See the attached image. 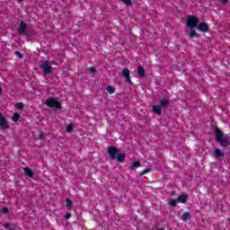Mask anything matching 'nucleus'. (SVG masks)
Here are the masks:
<instances>
[{
    "instance_id": "nucleus-1",
    "label": "nucleus",
    "mask_w": 230,
    "mask_h": 230,
    "mask_svg": "<svg viewBox=\"0 0 230 230\" xmlns=\"http://www.w3.org/2000/svg\"><path fill=\"white\" fill-rule=\"evenodd\" d=\"M216 139L218 141L221 146H229V137L224 136V133L219 129H216Z\"/></svg>"
},
{
    "instance_id": "nucleus-2",
    "label": "nucleus",
    "mask_w": 230,
    "mask_h": 230,
    "mask_svg": "<svg viewBox=\"0 0 230 230\" xmlns=\"http://www.w3.org/2000/svg\"><path fill=\"white\" fill-rule=\"evenodd\" d=\"M40 67L44 75H49L53 71V66H51V63L49 61H43L40 64Z\"/></svg>"
},
{
    "instance_id": "nucleus-3",
    "label": "nucleus",
    "mask_w": 230,
    "mask_h": 230,
    "mask_svg": "<svg viewBox=\"0 0 230 230\" xmlns=\"http://www.w3.org/2000/svg\"><path fill=\"white\" fill-rule=\"evenodd\" d=\"M197 24H199V19L195 16H189L187 19V26L188 28H197Z\"/></svg>"
},
{
    "instance_id": "nucleus-4",
    "label": "nucleus",
    "mask_w": 230,
    "mask_h": 230,
    "mask_svg": "<svg viewBox=\"0 0 230 230\" xmlns=\"http://www.w3.org/2000/svg\"><path fill=\"white\" fill-rule=\"evenodd\" d=\"M45 105H48V107H54L55 109H60V102L54 98L48 99L45 102Z\"/></svg>"
},
{
    "instance_id": "nucleus-5",
    "label": "nucleus",
    "mask_w": 230,
    "mask_h": 230,
    "mask_svg": "<svg viewBox=\"0 0 230 230\" xmlns=\"http://www.w3.org/2000/svg\"><path fill=\"white\" fill-rule=\"evenodd\" d=\"M119 151L116 147L108 148V155L111 161H114L118 156Z\"/></svg>"
},
{
    "instance_id": "nucleus-6",
    "label": "nucleus",
    "mask_w": 230,
    "mask_h": 230,
    "mask_svg": "<svg viewBox=\"0 0 230 230\" xmlns=\"http://www.w3.org/2000/svg\"><path fill=\"white\" fill-rule=\"evenodd\" d=\"M0 127L1 128H4L5 130H8L10 128V126H8V122H6V118L0 114Z\"/></svg>"
},
{
    "instance_id": "nucleus-7",
    "label": "nucleus",
    "mask_w": 230,
    "mask_h": 230,
    "mask_svg": "<svg viewBox=\"0 0 230 230\" xmlns=\"http://www.w3.org/2000/svg\"><path fill=\"white\" fill-rule=\"evenodd\" d=\"M198 30H199V31H208V30H209V26H208V23L206 22H200L198 25Z\"/></svg>"
},
{
    "instance_id": "nucleus-8",
    "label": "nucleus",
    "mask_w": 230,
    "mask_h": 230,
    "mask_svg": "<svg viewBox=\"0 0 230 230\" xmlns=\"http://www.w3.org/2000/svg\"><path fill=\"white\" fill-rule=\"evenodd\" d=\"M122 76L126 78L127 82H130V71L128 70V68H124L122 70Z\"/></svg>"
},
{
    "instance_id": "nucleus-9",
    "label": "nucleus",
    "mask_w": 230,
    "mask_h": 230,
    "mask_svg": "<svg viewBox=\"0 0 230 230\" xmlns=\"http://www.w3.org/2000/svg\"><path fill=\"white\" fill-rule=\"evenodd\" d=\"M176 200L178 201V203L180 204H186L187 200H188V197L185 194H181L180 195Z\"/></svg>"
},
{
    "instance_id": "nucleus-10",
    "label": "nucleus",
    "mask_w": 230,
    "mask_h": 230,
    "mask_svg": "<svg viewBox=\"0 0 230 230\" xmlns=\"http://www.w3.org/2000/svg\"><path fill=\"white\" fill-rule=\"evenodd\" d=\"M214 157H216V159L224 157V152H222L219 148H216L214 150Z\"/></svg>"
},
{
    "instance_id": "nucleus-11",
    "label": "nucleus",
    "mask_w": 230,
    "mask_h": 230,
    "mask_svg": "<svg viewBox=\"0 0 230 230\" xmlns=\"http://www.w3.org/2000/svg\"><path fill=\"white\" fill-rule=\"evenodd\" d=\"M26 28H27L26 23H24V22H21L20 27L18 29L19 33H24V31H26Z\"/></svg>"
},
{
    "instance_id": "nucleus-12",
    "label": "nucleus",
    "mask_w": 230,
    "mask_h": 230,
    "mask_svg": "<svg viewBox=\"0 0 230 230\" xmlns=\"http://www.w3.org/2000/svg\"><path fill=\"white\" fill-rule=\"evenodd\" d=\"M160 105L164 109H166V107H168V105H170V101H168L167 99H162L160 102Z\"/></svg>"
},
{
    "instance_id": "nucleus-13",
    "label": "nucleus",
    "mask_w": 230,
    "mask_h": 230,
    "mask_svg": "<svg viewBox=\"0 0 230 230\" xmlns=\"http://www.w3.org/2000/svg\"><path fill=\"white\" fill-rule=\"evenodd\" d=\"M23 172L25 175H27V177H33V172L31 171V169L25 167L23 168Z\"/></svg>"
},
{
    "instance_id": "nucleus-14",
    "label": "nucleus",
    "mask_w": 230,
    "mask_h": 230,
    "mask_svg": "<svg viewBox=\"0 0 230 230\" xmlns=\"http://www.w3.org/2000/svg\"><path fill=\"white\" fill-rule=\"evenodd\" d=\"M190 217H191V215H190V212H185L181 216V220H183V222H186L190 220Z\"/></svg>"
},
{
    "instance_id": "nucleus-15",
    "label": "nucleus",
    "mask_w": 230,
    "mask_h": 230,
    "mask_svg": "<svg viewBox=\"0 0 230 230\" xmlns=\"http://www.w3.org/2000/svg\"><path fill=\"white\" fill-rule=\"evenodd\" d=\"M153 111L155 112V114H158V115L161 114V112H162L161 106L154 105Z\"/></svg>"
},
{
    "instance_id": "nucleus-16",
    "label": "nucleus",
    "mask_w": 230,
    "mask_h": 230,
    "mask_svg": "<svg viewBox=\"0 0 230 230\" xmlns=\"http://www.w3.org/2000/svg\"><path fill=\"white\" fill-rule=\"evenodd\" d=\"M106 91H107V93H109L110 94H114V93H116V89H115L113 86H111V85H108V86L106 87Z\"/></svg>"
},
{
    "instance_id": "nucleus-17",
    "label": "nucleus",
    "mask_w": 230,
    "mask_h": 230,
    "mask_svg": "<svg viewBox=\"0 0 230 230\" xmlns=\"http://www.w3.org/2000/svg\"><path fill=\"white\" fill-rule=\"evenodd\" d=\"M117 161L118 163H123L125 161V154L121 153L119 155H117Z\"/></svg>"
},
{
    "instance_id": "nucleus-18",
    "label": "nucleus",
    "mask_w": 230,
    "mask_h": 230,
    "mask_svg": "<svg viewBox=\"0 0 230 230\" xmlns=\"http://www.w3.org/2000/svg\"><path fill=\"white\" fill-rule=\"evenodd\" d=\"M66 208L68 209H73V201H71V199H67L66 200Z\"/></svg>"
},
{
    "instance_id": "nucleus-19",
    "label": "nucleus",
    "mask_w": 230,
    "mask_h": 230,
    "mask_svg": "<svg viewBox=\"0 0 230 230\" xmlns=\"http://www.w3.org/2000/svg\"><path fill=\"white\" fill-rule=\"evenodd\" d=\"M137 73L139 76L141 77L145 76V69L142 66H138Z\"/></svg>"
},
{
    "instance_id": "nucleus-20",
    "label": "nucleus",
    "mask_w": 230,
    "mask_h": 230,
    "mask_svg": "<svg viewBox=\"0 0 230 230\" xmlns=\"http://www.w3.org/2000/svg\"><path fill=\"white\" fill-rule=\"evenodd\" d=\"M190 39H193L194 37L199 38V34L195 31H191L189 34Z\"/></svg>"
},
{
    "instance_id": "nucleus-21",
    "label": "nucleus",
    "mask_w": 230,
    "mask_h": 230,
    "mask_svg": "<svg viewBox=\"0 0 230 230\" xmlns=\"http://www.w3.org/2000/svg\"><path fill=\"white\" fill-rule=\"evenodd\" d=\"M19 118H21V115L19 113H14L13 115V121H14V122L19 121Z\"/></svg>"
},
{
    "instance_id": "nucleus-22",
    "label": "nucleus",
    "mask_w": 230,
    "mask_h": 230,
    "mask_svg": "<svg viewBox=\"0 0 230 230\" xmlns=\"http://www.w3.org/2000/svg\"><path fill=\"white\" fill-rule=\"evenodd\" d=\"M177 204H179V201H177V199H171L169 200V206H177Z\"/></svg>"
},
{
    "instance_id": "nucleus-23",
    "label": "nucleus",
    "mask_w": 230,
    "mask_h": 230,
    "mask_svg": "<svg viewBox=\"0 0 230 230\" xmlns=\"http://www.w3.org/2000/svg\"><path fill=\"white\" fill-rule=\"evenodd\" d=\"M141 166V163L139 162H134L132 164H131V168H139Z\"/></svg>"
},
{
    "instance_id": "nucleus-24",
    "label": "nucleus",
    "mask_w": 230,
    "mask_h": 230,
    "mask_svg": "<svg viewBox=\"0 0 230 230\" xmlns=\"http://www.w3.org/2000/svg\"><path fill=\"white\" fill-rule=\"evenodd\" d=\"M15 107H16V109H24V103H22V102H18V103H16L15 104Z\"/></svg>"
},
{
    "instance_id": "nucleus-25",
    "label": "nucleus",
    "mask_w": 230,
    "mask_h": 230,
    "mask_svg": "<svg viewBox=\"0 0 230 230\" xmlns=\"http://www.w3.org/2000/svg\"><path fill=\"white\" fill-rule=\"evenodd\" d=\"M122 3H124L126 6H130V4H132V0H122Z\"/></svg>"
},
{
    "instance_id": "nucleus-26",
    "label": "nucleus",
    "mask_w": 230,
    "mask_h": 230,
    "mask_svg": "<svg viewBox=\"0 0 230 230\" xmlns=\"http://www.w3.org/2000/svg\"><path fill=\"white\" fill-rule=\"evenodd\" d=\"M73 131V124H69L67 127H66V132H72Z\"/></svg>"
},
{
    "instance_id": "nucleus-27",
    "label": "nucleus",
    "mask_w": 230,
    "mask_h": 230,
    "mask_svg": "<svg viewBox=\"0 0 230 230\" xmlns=\"http://www.w3.org/2000/svg\"><path fill=\"white\" fill-rule=\"evenodd\" d=\"M148 172H150V168L145 169V170L140 173V175H146V173H148Z\"/></svg>"
},
{
    "instance_id": "nucleus-28",
    "label": "nucleus",
    "mask_w": 230,
    "mask_h": 230,
    "mask_svg": "<svg viewBox=\"0 0 230 230\" xmlns=\"http://www.w3.org/2000/svg\"><path fill=\"white\" fill-rule=\"evenodd\" d=\"M89 72H90V75H94V73H96V68L91 67L89 68Z\"/></svg>"
},
{
    "instance_id": "nucleus-29",
    "label": "nucleus",
    "mask_w": 230,
    "mask_h": 230,
    "mask_svg": "<svg viewBox=\"0 0 230 230\" xmlns=\"http://www.w3.org/2000/svg\"><path fill=\"white\" fill-rule=\"evenodd\" d=\"M38 138L40 139L41 141H44V135L40 134V135L38 136Z\"/></svg>"
},
{
    "instance_id": "nucleus-30",
    "label": "nucleus",
    "mask_w": 230,
    "mask_h": 230,
    "mask_svg": "<svg viewBox=\"0 0 230 230\" xmlns=\"http://www.w3.org/2000/svg\"><path fill=\"white\" fill-rule=\"evenodd\" d=\"M15 55H18V57H20V58H22V54H21V52L16 51V52H15Z\"/></svg>"
},
{
    "instance_id": "nucleus-31",
    "label": "nucleus",
    "mask_w": 230,
    "mask_h": 230,
    "mask_svg": "<svg viewBox=\"0 0 230 230\" xmlns=\"http://www.w3.org/2000/svg\"><path fill=\"white\" fill-rule=\"evenodd\" d=\"M2 213H8V208H2Z\"/></svg>"
},
{
    "instance_id": "nucleus-32",
    "label": "nucleus",
    "mask_w": 230,
    "mask_h": 230,
    "mask_svg": "<svg viewBox=\"0 0 230 230\" xmlns=\"http://www.w3.org/2000/svg\"><path fill=\"white\" fill-rule=\"evenodd\" d=\"M65 218H71V214H69V213L66 214Z\"/></svg>"
},
{
    "instance_id": "nucleus-33",
    "label": "nucleus",
    "mask_w": 230,
    "mask_h": 230,
    "mask_svg": "<svg viewBox=\"0 0 230 230\" xmlns=\"http://www.w3.org/2000/svg\"><path fill=\"white\" fill-rule=\"evenodd\" d=\"M221 3H223V4H226V3H227V0H220Z\"/></svg>"
},
{
    "instance_id": "nucleus-34",
    "label": "nucleus",
    "mask_w": 230,
    "mask_h": 230,
    "mask_svg": "<svg viewBox=\"0 0 230 230\" xmlns=\"http://www.w3.org/2000/svg\"><path fill=\"white\" fill-rule=\"evenodd\" d=\"M3 93V89L0 87V94Z\"/></svg>"
},
{
    "instance_id": "nucleus-35",
    "label": "nucleus",
    "mask_w": 230,
    "mask_h": 230,
    "mask_svg": "<svg viewBox=\"0 0 230 230\" xmlns=\"http://www.w3.org/2000/svg\"><path fill=\"white\" fill-rule=\"evenodd\" d=\"M20 2H22V0H19Z\"/></svg>"
}]
</instances>
